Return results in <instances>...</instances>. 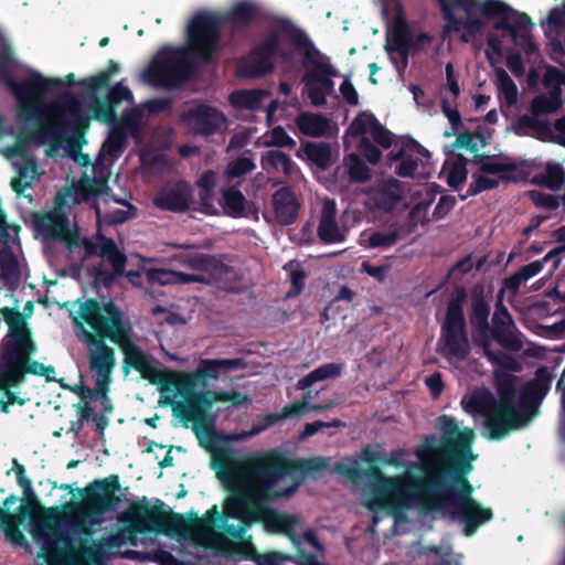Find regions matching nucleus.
<instances>
[{
    "instance_id": "nucleus-10",
    "label": "nucleus",
    "mask_w": 565,
    "mask_h": 565,
    "mask_svg": "<svg viewBox=\"0 0 565 565\" xmlns=\"http://www.w3.org/2000/svg\"><path fill=\"white\" fill-rule=\"evenodd\" d=\"M120 490L118 475L96 479L85 488L78 489L83 502H71L64 505L72 514L73 530L90 537L94 534V527L100 524V518L116 511L119 504L127 500L125 493H119Z\"/></svg>"
},
{
    "instance_id": "nucleus-23",
    "label": "nucleus",
    "mask_w": 565,
    "mask_h": 565,
    "mask_svg": "<svg viewBox=\"0 0 565 565\" xmlns=\"http://www.w3.org/2000/svg\"><path fill=\"white\" fill-rule=\"evenodd\" d=\"M171 259L194 271L211 273L214 276L225 274L226 270H236L230 265L231 258L227 254L179 253Z\"/></svg>"
},
{
    "instance_id": "nucleus-26",
    "label": "nucleus",
    "mask_w": 565,
    "mask_h": 565,
    "mask_svg": "<svg viewBox=\"0 0 565 565\" xmlns=\"http://www.w3.org/2000/svg\"><path fill=\"white\" fill-rule=\"evenodd\" d=\"M185 118L192 121L193 130L196 135L205 137L218 132L226 121L222 111L207 105H199L191 108L185 114Z\"/></svg>"
},
{
    "instance_id": "nucleus-36",
    "label": "nucleus",
    "mask_w": 565,
    "mask_h": 565,
    "mask_svg": "<svg viewBox=\"0 0 565 565\" xmlns=\"http://www.w3.org/2000/svg\"><path fill=\"white\" fill-rule=\"evenodd\" d=\"M17 177L12 178L10 185L14 193L20 196L24 190L32 188V183L41 177L35 157H25L21 162H15Z\"/></svg>"
},
{
    "instance_id": "nucleus-13",
    "label": "nucleus",
    "mask_w": 565,
    "mask_h": 565,
    "mask_svg": "<svg viewBox=\"0 0 565 565\" xmlns=\"http://www.w3.org/2000/svg\"><path fill=\"white\" fill-rule=\"evenodd\" d=\"M266 477V483H279L285 477L292 476V482L307 476L322 472L329 466L327 458L291 459L279 450H268L245 459Z\"/></svg>"
},
{
    "instance_id": "nucleus-20",
    "label": "nucleus",
    "mask_w": 565,
    "mask_h": 565,
    "mask_svg": "<svg viewBox=\"0 0 565 565\" xmlns=\"http://www.w3.org/2000/svg\"><path fill=\"white\" fill-rule=\"evenodd\" d=\"M563 105L562 88L550 89L546 94H540L533 97L530 105L531 114L521 115L514 126L515 134L520 136L526 135L527 129L534 131H546L548 121L539 119L541 115L556 113Z\"/></svg>"
},
{
    "instance_id": "nucleus-19",
    "label": "nucleus",
    "mask_w": 565,
    "mask_h": 565,
    "mask_svg": "<svg viewBox=\"0 0 565 565\" xmlns=\"http://www.w3.org/2000/svg\"><path fill=\"white\" fill-rule=\"evenodd\" d=\"M490 305L484 299L482 292L473 294L470 305L469 322L478 334V344L482 348L483 354L490 362L500 363L511 371H518V363L513 358L502 354L504 362H500L497 354L490 350L491 341L488 335L490 330Z\"/></svg>"
},
{
    "instance_id": "nucleus-59",
    "label": "nucleus",
    "mask_w": 565,
    "mask_h": 565,
    "mask_svg": "<svg viewBox=\"0 0 565 565\" xmlns=\"http://www.w3.org/2000/svg\"><path fill=\"white\" fill-rule=\"evenodd\" d=\"M256 168L255 162L248 157H238L231 161L225 170L227 179L241 178Z\"/></svg>"
},
{
    "instance_id": "nucleus-12",
    "label": "nucleus",
    "mask_w": 565,
    "mask_h": 565,
    "mask_svg": "<svg viewBox=\"0 0 565 565\" xmlns=\"http://www.w3.org/2000/svg\"><path fill=\"white\" fill-rule=\"evenodd\" d=\"M124 522L134 533H183L191 525L190 512L185 515L167 512L163 503L150 507L147 498L141 502H132L124 514Z\"/></svg>"
},
{
    "instance_id": "nucleus-7",
    "label": "nucleus",
    "mask_w": 565,
    "mask_h": 565,
    "mask_svg": "<svg viewBox=\"0 0 565 565\" xmlns=\"http://www.w3.org/2000/svg\"><path fill=\"white\" fill-rule=\"evenodd\" d=\"M436 2L445 20L444 31L459 32L463 29L465 33L460 40L466 43L484 26V21L475 17L477 13L487 19L498 18L493 29L509 31L512 36H516L518 31H527L533 25L526 13L516 11L500 0H436Z\"/></svg>"
},
{
    "instance_id": "nucleus-43",
    "label": "nucleus",
    "mask_w": 565,
    "mask_h": 565,
    "mask_svg": "<svg viewBox=\"0 0 565 565\" xmlns=\"http://www.w3.org/2000/svg\"><path fill=\"white\" fill-rule=\"evenodd\" d=\"M260 164L264 170L281 171L286 177H290L295 168L292 159L280 150L264 152L260 158Z\"/></svg>"
},
{
    "instance_id": "nucleus-42",
    "label": "nucleus",
    "mask_w": 565,
    "mask_h": 565,
    "mask_svg": "<svg viewBox=\"0 0 565 565\" xmlns=\"http://www.w3.org/2000/svg\"><path fill=\"white\" fill-rule=\"evenodd\" d=\"M298 129L306 136L318 138L327 134L328 119L320 114L302 113L296 120Z\"/></svg>"
},
{
    "instance_id": "nucleus-3",
    "label": "nucleus",
    "mask_w": 565,
    "mask_h": 565,
    "mask_svg": "<svg viewBox=\"0 0 565 565\" xmlns=\"http://www.w3.org/2000/svg\"><path fill=\"white\" fill-rule=\"evenodd\" d=\"M234 475L237 483L231 489V498L226 504L228 515L239 521L237 525H228L225 533L231 537L244 540L247 529L254 523H262L268 533H279L289 537L294 543L299 542L295 527L300 518L277 511L268 505L269 501H277L291 497L301 483L295 480L284 489H276L277 482L266 483L265 475L248 461L235 465Z\"/></svg>"
},
{
    "instance_id": "nucleus-47",
    "label": "nucleus",
    "mask_w": 565,
    "mask_h": 565,
    "mask_svg": "<svg viewBox=\"0 0 565 565\" xmlns=\"http://www.w3.org/2000/svg\"><path fill=\"white\" fill-rule=\"evenodd\" d=\"M265 92L260 89H239L230 95L233 107L238 109L256 110L260 107Z\"/></svg>"
},
{
    "instance_id": "nucleus-31",
    "label": "nucleus",
    "mask_w": 565,
    "mask_h": 565,
    "mask_svg": "<svg viewBox=\"0 0 565 565\" xmlns=\"http://www.w3.org/2000/svg\"><path fill=\"white\" fill-rule=\"evenodd\" d=\"M318 237L324 244L342 243L347 238V231L341 230L337 223V207L333 200H327L323 203L318 224Z\"/></svg>"
},
{
    "instance_id": "nucleus-58",
    "label": "nucleus",
    "mask_w": 565,
    "mask_h": 565,
    "mask_svg": "<svg viewBox=\"0 0 565 565\" xmlns=\"http://www.w3.org/2000/svg\"><path fill=\"white\" fill-rule=\"evenodd\" d=\"M0 277L11 279L19 277V264L15 255L7 247L0 252Z\"/></svg>"
},
{
    "instance_id": "nucleus-32",
    "label": "nucleus",
    "mask_w": 565,
    "mask_h": 565,
    "mask_svg": "<svg viewBox=\"0 0 565 565\" xmlns=\"http://www.w3.org/2000/svg\"><path fill=\"white\" fill-rule=\"evenodd\" d=\"M46 120L62 122L63 128H62L58 137H56V138L47 137V139H45V141H43V142L39 141L38 139H35L33 137L34 131L39 128V122L31 121L32 124L35 125V128L31 132H28V134L24 130H21V132L17 136L15 142L12 146L6 148L3 150V154L9 159L14 158V157H21V160H23L25 157H33L32 154H30L28 152V147L31 141L35 142L36 145H44L46 142H51L53 145L60 143L63 139V134L65 131V122L63 120L52 118L49 113H47Z\"/></svg>"
},
{
    "instance_id": "nucleus-57",
    "label": "nucleus",
    "mask_w": 565,
    "mask_h": 565,
    "mask_svg": "<svg viewBox=\"0 0 565 565\" xmlns=\"http://www.w3.org/2000/svg\"><path fill=\"white\" fill-rule=\"evenodd\" d=\"M497 78L500 92L503 94L507 105L513 106L518 100V87L514 81L503 68L497 71Z\"/></svg>"
},
{
    "instance_id": "nucleus-33",
    "label": "nucleus",
    "mask_w": 565,
    "mask_h": 565,
    "mask_svg": "<svg viewBox=\"0 0 565 565\" xmlns=\"http://www.w3.org/2000/svg\"><path fill=\"white\" fill-rule=\"evenodd\" d=\"M489 332L492 339L507 351L519 352L523 348L522 333L518 330L514 320L492 321Z\"/></svg>"
},
{
    "instance_id": "nucleus-16",
    "label": "nucleus",
    "mask_w": 565,
    "mask_h": 565,
    "mask_svg": "<svg viewBox=\"0 0 565 565\" xmlns=\"http://www.w3.org/2000/svg\"><path fill=\"white\" fill-rule=\"evenodd\" d=\"M238 463H244V460L231 458L228 455H221L214 459V466L218 469L216 476L224 484L228 495L223 502V512L218 511L216 504L210 508L201 518H199L198 513L193 511L190 512L191 525L195 531L206 532L213 527L223 529L225 531V527L230 525L227 524V520L235 519V516L227 514L226 504L231 498V489L238 482L237 477L234 475V467Z\"/></svg>"
},
{
    "instance_id": "nucleus-34",
    "label": "nucleus",
    "mask_w": 565,
    "mask_h": 565,
    "mask_svg": "<svg viewBox=\"0 0 565 565\" xmlns=\"http://www.w3.org/2000/svg\"><path fill=\"white\" fill-rule=\"evenodd\" d=\"M246 366V362L241 359H203L193 375H196V382L200 380H216L220 373L241 370Z\"/></svg>"
},
{
    "instance_id": "nucleus-17",
    "label": "nucleus",
    "mask_w": 565,
    "mask_h": 565,
    "mask_svg": "<svg viewBox=\"0 0 565 565\" xmlns=\"http://www.w3.org/2000/svg\"><path fill=\"white\" fill-rule=\"evenodd\" d=\"M66 205V194L58 192L54 199L53 210L35 213L33 224L38 233L45 239L63 243L70 250L79 246V236L70 227L68 213L63 210Z\"/></svg>"
},
{
    "instance_id": "nucleus-1",
    "label": "nucleus",
    "mask_w": 565,
    "mask_h": 565,
    "mask_svg": "<svg viewBox=\"0 0 565 565\" xmlns=\"http://www.w3.org/2000/svg\"><path fill=\"white\" fill-rule=\"evenodd\" d=\"M475 434L467 430L456 439H445L441 447L426 445L417 451L420 479L416 508L426 514L476 500L469 480L477 455L472 451Z\"/></svg>"
},
{
    "instance_id": "nucleus-37",
    "label": "nucleus",
    "mask_w": 565,
    "mask_h": 565,
    "mask_svg": "<svg viewBox=\"0 0 565 565\" xmlns=\"http://www.w3.org/2000/svg\"><path fill=\"white\" fill-rule=\"evenodd\" d=\"M190 201L191 192L186 185H183L161 192L154 199V204L160 210L183 212L189 209Z\"/></svg>"
},
{
    "instance_id": "nucleus-50",
    "label": "nucleus",
    "mask_w": 565,
    "mask_h": 565,
    "mask_svg": "<svg viewBox=\"0 0 565 565\" xmlns=\"http://www.w3.org/2000/svg\"><path fill=\"white\" fill-rule=\"evenodd\" d=\"M351 183H364L371 179L370 168L356 153H350L344 159Z\"/></svg>"
},
{
    "instance_id": "nucleus-29",
    "label": "nucleus",
    "mask_w": 565,
    "mask_h": 565,
    "mask_svg": "<svg viewBox=\"0 0 565 565\" xmlns=\"http://www.w3.org/2000/svg\"><path fill=\"white\" fill-rule=\"evenodd\" d=\"M271 202L276 220L280 225H291L297 221L300 203L290 186L275 191Z\"/></svg>"
},
{
    "instance_id": "nucleus-18",
    "label": "nucleus",
    "mask_w": 565,
    "mask_h": 565,
    "mask_svg": "<svg viewBox=\"0 0 565 565\" xmlns=\"http://www.w3.org/2000/svg\"><path fill=\"white\" fill-rule=\"evenodd\" d=\"M138 371L142 379L159 386L162 393L175 392L184 372L164 370L160 371L152 365V359L132 340L129 355L126 359V367Z\"/></svg>"
},
{
    "instance_id": "nucleus-21",
    "label": "nucleus",
    "mask_w": 565,
    "mask_h": 565,
    "mask_svg": "<svg viewBox=\"0 0 565 565\" xmlns=\"http://www.w3.org/2000/svg\"><path fill=\"white\" fill-rule=\"evenodd\" d=\"M445 512L463 525L462 532L466 536L473 535L480 526L490 522L493 512L490 508L483 507L479 501L472 500L448 508Z\"/></svg>"
},
{
    "instance_id": "nucleus-35",
    "label": "nucleus",
    "mask_w": 565,
    "mask_h": 565,
    "mask_svg": "<svg viewBox=\"0 0 565 565\" xmlns=\"http://www.w3.org/2000/svg\"><path fill=\"white\" fill-rule=\"evenodd\" d=\"M331 405H317L309 404L306 399L297 401L289 405H286L280 415L268 414L265 417V424L263 426H254L250 435L259 434L263 429L276 424L279 419L301 417L309 411H323L329 408Z\"/></svg>"
},
{
    "instance_id": "nucleus-5",
    "label": "nucleus",
    "mask_w": 565,
    "mask_h": 565,
    "mask_svg": "<svg viewBox=\"0 0 565 565\" xmlns=\"http://www.w3.org/2000/svg\"><path fill=\"white\" fill-rule=\"evenodd\" d=\"M77 315L92 330H86L77 318L74 319V324L81 329L78 337L88 349L89 369L94 373L113 372L116 355L106 340L119 347L126 367V359L135 335L130 318L111 299L99 301L96 298L81 302Z\"/></svg>"
},
{
    "instance_id": "nucleus-25",
    "label": "nucleus",
    "mask_w": 565,
    "mask_h": 565,
    "mask_svg": "<svg viewBox=\"0 0 565 565\" xmlns=\"http://www.w3.org/2000/svg\"><path fill=\"white\" fill-rule=\"evenodd\" d=\"M173 285H188V284H202L209 286H216L223 290L236 291L237 284L241 280V275L236 270H226L225 274L221 273L212 275L211 273L186 274L183 271L174 270Z\"/></svg>"
},
{
    "instance_id": "nucleus-48",
    "label": "nucleus",
    "mask_w": 565,
    "mask_h": 565,
    "mask_svg": "<svg viewBox=\"0 0 565 565\" xmlns=\"http://www.w3.org/2000/svg\"><path fill=\"white\" fill-rule=\"evenodd\" d=\"M143 110L139 107L130 108L121 115V118L113 126L126 131L127 136L139 138L142 130Z\"/></svg>"
},
{
    "instance_id": "nucleus-40",
    "label": "nucleus",
    "mask_w": 565,
    "mask_h": 565,
    "mask_svg": "<svg viewBox=\"0 0 565 565\" xmlns=\"http://www.w3.org/2000/svg\"><path fill=\"white\" fill-rule=\"evenodd\" d=\"M488 159L484 164L480 167V171L484 174H498L502 182H519L525 179L526 174L522 168L516 163L509 162H494Z\"/></svg>"
},
{
    "instance_id": "nucleus-53",
    "label": "nucleus",
    "mask_w": 565,
    "mask_h": 565,
    "mask_svg": "<svg viewBox=\"0 0 565 565\" xmlns=\"http://www.w3.org/2000/svg\"><path fill=\"white\" fill-rule=\"evenodd\" d=\"M401 236L397 231H375L367 237V247L387 249L393 247Z\"/></svg>"
},
{
    "instance_id": "nucleus-54",
    "label": "nucleus",
    "mask_w": 565,
    "mask_h": 565,
    "mask_svg": "<svg viewBox=\"0 0 565 565\" xmlns=\"http://www.w3.org/2000/svg\"><path fill=\"white\" fill-rule=\"evenodd\" d=\"M376 117L371 111H361L352 120L349 132L352 137H366V132H371V128L376 122Z\"/></svg>"
},
{
    "instance_id": "nucleus-63",
    "label": "nucleus",
    "mask_w": 565,
    "mask_h": 565,
    "mask_svg": "<svg viewBox=\"0 0 565 565\" xmlns=\"http://www.w3.org/2000/svg\"><path fill=\"white\" fill-rule=\"evenodd\" d=\"M408 152H416L418 157L425 159L430 158L429 151L414 139H408L397 151H392L390 158L392 161H402Z\"/></svg>"
},
{
    "instance_id": "nucleus-11",
    "label": "nucleus",
    "mask_w": 565,
    "mask_h": 565,
    "mask_svg": "<svg viewBox=\"0 0 565 565\" xmlns=\"http://www.w3.org/2000/svg\"><path fill=\"white\" fill-rule=\"evenodd\" d=\"M468 292L463 286H455L446 303V312L440 323V335L436 351L447 360L465 361L471 351L465 306Z\"/></svg>"
},
{
    "instance_id": "nucleus-41",
    "label": "nucleus",
    "mask_w": 565,
    "mask_h": 565,
    "mask_svg": "<svg viewBox=\"0 0 565 565\" xmlns=\"http://www.w3.org/2000/svg\"><path fill=\"white\" fill-rule=\"evenodd\" d=\"M190 422L201 447L212 451L220 440L225 439L215 429V418Z\"/></svg>"
},
{
    "instance_id": "nucleus-9",
    "label": "nucleus",
    "mask_w": 565,
    "mask_h": 565,
    "mask_svg": "<svg viewBox=\"0 0 565 565\" xmlns=\"http://www.w3.org/2000/svg\"><path fill=\"white\" fill-rule=\"evenodd\" d=\"M334 469L351 480L365 477L377 483L373 498L367 502V508L372 511L384 510L396 521H401L405 518L406 511L416 508L419 489L416 480L420 479V476L405 473L398 477H386L376 465L361 470L355 460L351 463L339 462Z\"/></svg>"
},
{
    "instance_id": "nucleus-64",
    "label": "nucleus",
    "mask_w": 565,
    "mask_h": 565,
    "mask_svg": "<svg viewBox=\"0 0 565 565\" xmlns=\"http://www.w3.org/2000/svg\"><path fill=\"white\" fill-rule=\"evenodd\" d=\"M527 196L535 206L551 211L558 209L561 204L558 196L537 190L529 191Z\"/></svg>"
},
{
    "instance_id": "nucleus-38",
    "label": "nucleus",
    "mask_w": 565,
    "mask_h": 565,
    "mask_svg": "<svg viewBox=\"0 0 565 565\" xmlns=\"http://www.w3.org/2000/svg\"><path fill=\"white\" fill-rule=\"evenodd\" d=\"M401 199V186L397 180H390L381 188L374 190L370 195L373 206L384 212L393 211Z\"/></svg>"
},
{
    "instance_id": "nucleus-46",
    "label": "nucleus",
    "mask_w": 565,
    "mask_h": 565,
    "mask_svg": "<svg viewBox=\"0 0 565 565\" xmlns=\"http://www.w3.org/2000/svg\"><path fill=\"white\" fill-rule=\"evenodd\" d=\"M341 365L337 363L322 364L300 379L297 387L299 390H307L317 382L339 376L341 374Z\"/></svg>"
},
{
    "instance_id": "nucleus-62",
    "label": "nucleus",
    "mask_w": 565,
    "mask_h": 565,
    "mask_svg": "<svg viewBox=\"0 0 565 565\" xmlns=\"http://www.w3.org/2000/svg\"><path fill=\"white\" fill-rule=\"evenodd\" d=\"M248 555L247 557L257 563V565H284L285 561H291L294 557L291 555L271 552L268 554L260 555L258 554L252 545H248Z\"/></svg>"
},
{
    "instance_id": "nucleus-15",
    "label": "nucleus",
    "mask_w": 565,
    "mask_h": 565,
    "mask_svg": "<svg viewBox=\"0 0 565 565\" xmlns=\"http://www.w3.org/2000/svg\"><path fill=\"white\" fill-rule=\"evenodd\" d=\"M199 383L196 375L186 374L178 385L175 393L184 398L183 403H177L173 406V413L184 423L188 420H200L215 418L214 415L207 413L215 402H220V391H198Z\"/></svg>"
},
{
    "instance_id": "nucleus-49",
    "label": "nucleus",
    "mask_w": 565,
    "mask_h": 565,
    "mask_svg": "<svg viewBox=\"0 0 565 565\" xmlns=\"http://www.w3.org/2000/svg\"><path fill=\"white\" fill-rule=\"evenodd\" d=\"M222 201L227 215L232 217L244 216L246 199L237 188L230 186L223 189Z\"/></svg>"
},
{
    "instance_id": "nucleus-8",
    "label": "nucleus",
    "mask_w": 565,
    "mask_h": 565,
    "mask_svg": "<svg viewBox=\"0 0 565 565\" xmlns=\"http://www.w3.org/2000/svg\"><path fill=\"white\" fill-rule=\"evenodd\" d=\"M263 7L256 0H238L225 11L195 13L188 24L189 50L203 64L215 62V54L221 39V25L228 26L233 32L245 31L258 21Z\"/></svg>"
},
{
    "instance_id": "nucleus-27",
    "label": "nucleus",
    "mask_w": 565,
    "mask_h": 565,
    "mask_svg": "<svg viewBox=\"0 0 565 565\" xmlns=\"http://www.w3.org/2000/svg\"><path fill=\"white\" fill-rule=\"evenodd\" d=\"M51 108L49 114L52 118L63 120L64 110H67L73 116L72 129L76 136H83L89 128V117L82 115V104L79 99L72 93H65L61 98V104H49Z\"/></svg>"
},
{
    "instance_id": "nucleus-56",
    "label": "nucleus",
    "mask_w": 565,
    "mask_h": 565,
    "mask_svg": "<svg viewBox=\"0 0 565 565\" xmlns=\"http://www.w3.org/2000/svg\"><path fill=\"white\" fill-rule=\"evenodd\" d=\"M466 166L467 159L459 153L447 175V183L450 188L458 190V188L466 182L468 174Z\"/></svg>"
},
{
    "instance_id": "nucleus-51",
    "label": "nucleus",
    "mask_w": 565,
    "mask_h": 565,
    "mask_svg": "<svg viewBox=\"0 0 565 565\" xmlns=\"http://www.w3.org/2000/svg\"><path fill=\"white\" fill-rule=\"evenodd\" d=\"M127 134L119 127L113 126L106 140L103 143V150L113 158H118L125 151L127 146Z\"/></svg>"
},
{
    "instance_id": "nucleus-30",
    "label": "nucleus",
    "mask_w": 565,
    "mask_h": 565,
    "mask_svg": "<svg viewBox=\"0 0 565 565\" xmlns=\"http://www.w3.org/2000/svg\"><path fill=\"white\" fill-rule=\"evenodd\" d=\"M3 320L9 326L8 340L1 344V351L10 348L23 345L24 342L32 339L31 332L26 327L24 317L15 308L3 307L0 309Z\"/></svg>"
},
{
    "instance_id": "nucleus-45",
    "label": "nucleus",
    "mask_w": 565,
    "mask_h": 565,
    "mask_svg": "<svg viewBox=\"0 0 565 565\" xmlns=\"http://www.w3.org/2000/svg\"><path fill=\"white\" fill-rule=\"evenodd\" d=\"M303 152L307 159L322 171L332 164L331 147L327 142L307 141L303 145Z\"/></svg>"
},
{
    "instance_id": "nucleus-52",
    "label": "nucleus",
    "mask_w": 565,
    "mask_h": 565,
    "mask_svg": "<svg viewBox=\"0 0 565 565\" xmlns=\"http://www.w3.org/2000/svg\"><path fill=\"white\" fill-rule=\"evenodd\" d=\"M13 470L17 475L18 484L22 488L24 499L30 509H42L34 494L31 480L25 477L24 466L19 463L17 459H13Z\"/></svg>"
},
{
    "instance_id": "nucleus-6",
    "label": "nucleus",
    "mask_w": 565,
    "mask_h": 565,
    "mask_svg": "<svg viewBox=\"0 0 565 565\" xmlns=\"http://www.w3.org/2000/svg\"><path fill=\"white\" fill-rule=\"evenodd\" d=\"M21 67L14 49L9 40L0 38V85H3L17 100V115L20 120L39 122L33 137L45 141L47 137H58L63 125L47 119L51 106L45 102L51 84H61L57 79L45 78L38 72L23 81L14 78L15 72Z\"/></svg>"
},
{
    "instance_id": "nucleus-22",
    "label": "nucleus",
    "mask_w": 565,
    "mask_h": 565,
    "mask_svg": "<svg viewBox=\"0 0 565 565\" xmlns=\"http://www.w3.org/2000/svg\"><path fill=\"white\" fill-rule=\"evenodd\" d=\"M36 351L33 340L24 342L23 345L10 348L1 351V360L8 361L12 365L20 385L23 384L26 374L42 376L44 364L31 359Z\"/></svg>"
},
{
    "instance_id": "nucleus-61",
    "label": "nucleus",
    "mask_w": 565,
    "mask_h": 565,
    "mask_svg": "<svg viewBox=\"0 0 565 565\" xmlns=\"http://www.w3.org/2000/svg\"><path fill=\"white\" fill-rule=\"evenodd\" d=\"M264 145L266 147L294 149L296 140L287 134L282 126H275L269 131V139Z\"/></svg>"
},
{
    "instance_id": "nucleus-44",
    "label": "nucleus",
    "mask_w": 565,
    "mask_h": 565,
    "mask_svg": "<svg viewBox=\"0 0 565 565\" xmlns=\"http://www.w3.org/2000/svg\"><path fill=\"white\" fill-rule=\"evenodd\" d=\"M119 71V65L109 60L107 68L99 72L97 75L82 78L78 85L89 95H93L109 86L110 77Z\"/></svg>"
},
{
    "instance_id": "nucleus-14",
    "label": "nucleus",
    "mask_w": 565,
    "mask_h": 565,
    "mask_svg": "<svg viewBox=\"0 0 565 565\" xmlns=\"http://www.w3.org/2000/svg\"><path fill=\"white\" fill-rule=\"evenodd\" d=\"M194 73V64L183 49H161L148 68L145 77L149 83L166 89H177L188 83Z\"/></svg>"
},
{
    "instance_id": "nucleus-60",
    "label": "nucleus",
    "mask_w": 565,
    "mask_h": 565,
    "mask_svg": "<svg viewBox=\"0 0 565 565\" xmlns=\"http://www.w3.org/2000/svg\"><path fill=\"white\" fill-rule=\"evenodd\" d=\"M116 107L110 104L106 98L105 100L96 99L92 105L93 117L96 120L115 124L117 121Z\"/></svg>"
},
{
    "instance_id": "nucleus-55",
    "label": "nucleus",
    "mask_w": 565,
    "mask_h": 565,
    "mask_svg": "<svg viewBox=\"0 0 565 565\" xmlns=\"http://www.w3.org/2000/svg\"><path fill=\"white\" fill-rule=\"evenodd\" d=\"M502 180L500 178L493 179L482 174H472V182L469 184L466 195L461 196V200H466L468 196H475L483 191L492 190L499 186Z\"/></svg>"
},
{
    "instance_id": "nucleus-2",
    "label": "nucleus",
    "mask_w": 565,
    "mask_h": 565,
    "mask_svg": "<svg viewBox=\"0 0 565 565\" xmlns=\"http://www.w3.org/2000/svg\"><path fill=\"white\" fill-rule=\"evenodd\" d=\"M277 29L270 30L254 45L247 56L242 57L236 65L238 78L254 79L271 74L275 60L282 64L294 61L295 52L303 55L302 67L308 71L302 76L305 86L316 85L331 94L334 88L333 77L338 71L308 36V34L287 18L276 20Z\"/></svg>"
},
{
    "instance_id": "nucleus-28",
    "label": "nucleus",
    "mask_w": 565,
    "mask_h": 565,
    "mask_svg": "<svg viewBox=\"0 0 565 565\" xmlns=\"http://www.w3.org/2000/svg\"><path fill=\"white\" fill-rule=\"evenodd\" d=\"M55 512H57V508L47 509L45 513L49 514V519L31 521V534L35 540H43L42 547L49 554H60L62 552L61 544L68 543V539L50 521L51 515Z\"/></svg>"
},
{
    "instance_id": "nucleus-24",
    "label": "nucleus",
    "mask_w": 565,
    "mask_h": 565,
    "mask_svg": "<svg viewBox=\"0 0 565 565\" xmlns=\"http://www.w3.org/2000/svg\"><path fill=\"white\" fill-rule=\"evenodd\" d=\"M433 38L428 33H420L413 39L407 23L403 20L397 21L392 31L391 44L386 46L387 51H396L405 63L409 52L422 51L431 42Z\"/></svg>"
},
{
    "instance_id": "nucleus-4",
    "label": "nucleus",
    "mask_w": 565,
    "mask_h": 565,
    "mask_svg": "<svg viewBox=\"0 0 565 565\" xmlns=\"http://www.w3.org/2000/svg\"><path fill=\"white\" fill-rule=\"evenodd\" d=\"M553 379L554 374L547 366H540L534 377L521 387L516 399L519 377L509 373L497 374L498 397L484 390L473 394L465 407L484 418L490 439L501 440L511 430L524 427L539 415L541 404L551 391Z\"/></svg>"
},
{
    "instance_id": "nucleus-39",
    "label": "nucleus",
    "mask_w": 565,
    "mask_h": 565,
    "mask_svg": "<svg viewBox=\"0 0 565 565\" xmlns=\"http://www.w3.org/2000/svg\"><path fill=\"white\" fill-rule=\"evenodd\" d=\"M531 182L551 191H559L565 185V169L556 161H547L544 169L533 175Z\"/></svg>"
}]
</instances>
